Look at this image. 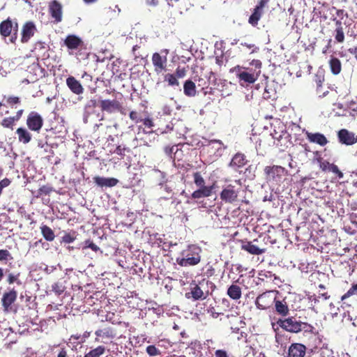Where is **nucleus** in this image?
Masks as SVG:
<instances>
[{
	"label": "nucleus",
	"instance_id": "obj_16",
	"mask_svg": "<svg viewBox=\"0 0 357 357\" xmlns=\"http://www.w3.org/2000/svg\"><path fill=\"white\" fill-rule=\"evenodd\" d=\"M338 140L346 145H353L357 142V135L347 129H341L337 132Z\"/></svg>",
	"mask_w": 357,
	"mask_h": 357
},
{
	"label": "nucleus",
	"instance_id": "obj_20",
	"mask_svg": "<svg viewBox=\"0 0 357 357\" xmlns=\"http://www.w3.org/2000/svg\"><path fill=\"white\" fill-rule=\"evenodd\" d=\"M306 139L311 143L319 144V146H324L328 142L327 138L324 135L320 132H311L306 131L305 132Z\"/></svg>",
	"mask_w": 357,
	"mask_h": 357
},
{
	"label": "nucleus",
	"instance_id": "obj_7",
	"mask_svg": "<svg viewBox=\"0 0 357 357\" xmlns=\"http://www.w3.org/2000/svg\"><path fill=\"white\" fill-rule=\"evenodd\" d=\"M46 71L38 63H33L27 67L25 80L28 83H34L45 76Z\"/></svg>",
	"mask_w": 357,
	"mask_h": 357
},
{
	"label": "nucleus",
	"instance_id": "obj_28",
	"mask_svg": "<svg viewBox=\"0 0 357 357\" xmlns=\"http://www.w3.org/2000/svg\"><path fill=\"white\" fill-rule=\"evenodd\" d=\"M94 181L100 187H113L115 186L118 183V180L116 178H104L100 176H96L94 178Z\"/></svg>",
	"mask_w": 357,
	"mask_h": 357
},
{
	"label": "nucleus",
	"instance_id": "obj_2",
	"mask_svg": "<svg viewBox=\"0 0 357 357\" xmlns=\"http://www.w3.org/2000/svg\"><path fill=\"white\" fill-rule=\"evenodd\" d=\"M201 252L199 247L190 245L186 250L181 252L183 257L176 258V262L179 266L184 267L197 265L201 261Z\"/></svg>",
	"mask_w": 357,
	"mask_h": 357
},
{
	"label": "nucleus",
	"instance_id": "obj_25",
	"mask_svg": "<svg viewBox=\"0 0 357 357\" xmlns=\"http://www.w3.org/2000/svg\"><path fill=\"white\" fill-rule=\"evenodd\" d=\"M241 250L248 252L251 255H259L265 252V249H261L252 241H243L241 245Z\"/></svg>",
	"mask_w": 357,
	"mask_h": 357
},
{
	"label": "nucleus",
	"instance_id": "obj_56",
	"mask_svg": "<svg viewBox=\"0 0 357 357\" xmlns=\"http://www.w3.org/2000/svg\"><path fill=\"white\" fill-rule=\"evenodd\" d=\"M207 312L208 313L210 314V315L213 318V319H217L218 317V316L221 314V313H219V312H215V310L213 307H209L208 310H207Z\"/></svg>",
	"mask_w": 357,
	"mask_h": 357
},
{
	"label": "nucleus",
	"instance_id": "obj_57",
	"mask_svg": "<svg viewBox=\"0 0 357 357\" xmlns=\"http://www.w3.org/2000/svg\"><path fill=\"white\" fill-rule=\"evenodd\" d=\"M20 102V98L16 96H10L7 99V102L10 105L18 104Z\"/></svg>",
	"mask_w": 357,
	"mask_h": 357
},
{
	"label": "nucleus",
	"instance_id": "obj_13",
	"mask_svg": "<svg viewBox=\"0 0 357 357\" xmlns=\"http://www.w3.org/2000/svg\"><path fill=\"white\" fill-rule=\"evenodd\" d=\"M280 326L290 333H298L301 332V321H296L294 317H289L278 321Z\"/></svg>",
	"mask_w": 357,
	"mask_h": 357
},
{
	"label": "nucleus",
	"instance_id": "obj_49",
	"mask_svg": "<svg viewBox=\"0 0 357 357\" xmlns=\"http://www.w3.org/2000/svg\"><path fill=\"white\" fill-rule=\"evenodd\" d=\"M164 151H165V153H166V155H167L168 156H169L172 158H173L172 155V153H174V155H176L178 151V148H176V146H167L165 147Z\"/></svg>",
	"mask_w": 357,
	"mask_h": 357
},
{
	"label": "nucleus",
	"instance_id": "obj_48",
	"mask_svg": "<svg viewBox=\"0 0 357 357\" xmlns=\"http://www.w3.org/2000/svg\"><path fill=\"white\" fill-rule=\"evenodd\" d=\"M329 172L335 174L338 178H342L344 176L343 173L339 169L338 167L333 163L331 165V169H329Z\"/></svg>",
	"mask_w": 357,
	"mask_h": 357
},
{
	"label": "nucleus",
	"instance_id": "obj_6",
	"mask_svg": "<svg viewBox=\"0 0 357 357\" xmlns=\"http://www.w3.org/2000/svg\"><path fill=\"white\" fill-rule=\"evenodd\" d=\"M278 291H267L259 295L255 301L256 306L260 310H267L273 307Z\"/></svg>",
	"mask_w": 357,
	"mask_h": 357
},
{
	"label": "nucleus",
	"instance_id": "obj_34",
	"mask_svg": "<svg viewBox=\"0 0 357 357\" xmlns=\"http://www.w3.org/2000/svg\"><path fill=\"white\" fill-rule=\"evenodd\" d=\"M227 295L233 300H238L241 297V288L237 284H231L227 289Z\"/></svg>",
	"mask_w": 357,
	"mask_h": 357
},
{
	"label": "nucleus",
	"instance_id": "obj_22",
	"mask_svg": "<svg viewBox=\"0 0 357 357\" xmlns=\"http://www.w3.org/2000/svg\"><path fill=\"white\" fill-rule=\"evenodd\" d=\"M214 186L215 184L213 183L211 185H205L203 187H199L197 190H196L192 193V198L197 199L202 197H210L213 193Z\"/></svg>",
	"mask_w": 357,
	"mask_h": 357
},
{
	"label": "nucleus",
	"instance_id": "obj_45",
	"mask_svg": "<svg viewBox=\"0 0 357 357\" xmlns=\"http://www.w3.org/2000/svg\"><path fill=\"white\" fill-rule=\"evenodd\" d=\"M19 277H20V273H17V274L10 273V274H8V275L7 277L6 281L9 284H13L15 282L20 285L22 284V282L19 279Z\"/></svg>",
	"mask_w": 357,
	"mask_h": 357
},
{
	"label": "nucleus",
	"instance_id": "obj_19",
	"mask_svg": "<svg viewBox=\"0 0 357 357\" xmlns=\"http://www.w3.org/2000/svg\"><path fill=\"white\" fill-rule=\"evenodd\" d=\"M64 45L70 50H76L84 45L83 40L77 36L70 34L64 40Z\"/></svg>",
	"mask_w": 357,
	"mask_h": 357
},
{
	"label": "nucleus",
	"instance_id": "obj_62",
	"mask_svg": "<svg viewBox=\"0 0 357 357\" xmlns=\"http://www.w3.org/2000/svg\"><path fill=\"white\" fill-rule=\"evenodd\" d=\"M202 91L204 95L207 94H213V89L211 87H208V86L206 87H202Z\"/></svg>",
	"mask_w": 357,
	"mask_h": 357
},
{
	"label": "nucleus",
	"instance_id": "obj_32",
	"mask_svg": "<svg viewBox=\"0 0 357 357\" xmlns=\"http://www.w3.org/2000/svg\"><path fill=\"white\" fill-rule=\"evenodd\" d=\"M183 93L188 97H195L196 96V85L192 80L188 79L184 82Z\"/></svg>",
	"mask_w": 357,
	"mask_h": 357
},
{
	"label": "nucleus",
	"instance_id": "obj_51",
	"mask_svg": "<svg viewBox=\"0 0 357 357\" xmlns=\"http://www.w3.org/2000/svg\"><path fill=\"white\" fill-rule=\"evenodd\" d=\"M10 252L7 250H0V261L12 259Z\"/></svg>",
	"mask_w": 357,
	"mask_h": 357
},
{
	"label": "nucleus",
	"instance_id": "obj_46",
	"mask_svg": "<svg viewBox=\"0 0 357 357\" xmlns=\"http://www.w3.org/2000/svg\"><path fill=\"white\" fill-rule=\"evenodd\" d=\"M186 73H187L186 68L178 66L174 74L178 79L183 78L184 77H185Z\"/></svg>",
	"mask_w": 357,
	"mask_h": 357
},
{
	"label": "nucleus",
	"instance_id": "obj_15",
	"mask_svg": "<svg viewBox=\"0 0 357 357\" xmlns=\"http://www.w3.org/2000/svg\"><path fill=\"white\" fill-rule=\"evenodd\" d=\"M96 342H103L104 339L112 340L115 337L116 333L113 328L106 326L95 331Z\"/></svg>",
	"mask_w": 357,
	"mask_h": 357
},
{
	"label": "nucleus",
	"instance_id": "obj_5",
	"mask_svg": "<svg viewBox=\"0 0 357 357\" xmlns=\"http://www.w3.org/2000/svg\"><path fill=\"white\" fill-rule=\"evenodd\" d=\"M169 53L168 49H162L160 52H155L152 55L151 61L154 68V72L159 75L167 70V55Z\"/></svg>",
	"mask_w": 357,
	"mask_h": 357
},
{
	"label": "nucleus",
	"instance_id": "obj_1",
	"mask_svg": "<svg viewBox=\"0 0 357 357\" xmlns=\"http://www.w3.org/2000/svg\"><path fill=\"white\" fill-rule=\"evenodd\" d=\"M250 66H254L255 68L236 66L231 71L236 72V77L240 82H243L249 84H253L258 79L261 74L262 63L259 59H253L250 63Z\"/></svg>",
	"mask_w": 357,
	"mask_h": 357
},
{
	"label": "nucleus",
	"instance_id": "obj_58",
	"mask_svg": "<svg viewBox=\"0 0 357 357\" xmlns=\"http://www.w3.org/2000/svg\"><path fill=\"white\" fill-rule=\"evenodd\" d=\"M51 189L50 188L43 185L39 188L38 192L40 195H47L50 192Z\"/></svg>",
	"mask_w": 357,
	"mask_h": 357
},
{
	"label": "nucleus",
	"instance_id": "obj_35",
	"mask_svg": "<svg viewBox=\"0 0 357 357\" xmlns=\"http://www.w3.org/2000/svg\"><path fill=\"white\" fill-rule=\"evenodd\" d=\"M40 231L44 238L47 241H52L55 238L54 231L47 225H43L40 227Z\"/></svg>",
	"mask_w": 357,
	"mask_h": 357
},
{
	"label": "nucleus",
	"instance_id": "obj_63",
	"mask_svg": "<svg viewBox=\"0 0 357 357\" xmlns=\"http://www.w3.org/2000/svg\"><path fill=\"white\" fill-rule=\"evenodd\" d=\"M349 52L354 56L357 61V45L348 50Z\"/></svg>",
	"mask_w": 357,
	"mask_h": 357
},
{
	"label": "nucleus",
	"instance_id": "obj_3",
	"mask_svg": "<svg viewBox=\"0 0 357 357\" xmlns=\"http://www.w3.org/2000/svg\"><path fill=\"white\" fill-rule=\"evenodd\" d=\"M18 24L13 22L10 17L2 21L0 23V34L6 38L10 36V41L11 43H15L17 40Z\"/></svg>",
	"mask_w": 357,
	"mask_h": 357
},
{
	"label": "nucleus",
	"instance_id": "obj_60",
	"mask_svg": "<svg viewBox=\"0 0 357 357\" xmlns=\"http://www.w3.org/2000/svg\"><path fill=\"white\" fill-rule=\"evenodd\" d=\"M34 49L35 50H45L46 47L45 46V43H42L40 41H38L37 43H35V47H34Z\"/></svg>",
	"mask_w": 357,
	"mask_h": 357
},
{
	"label": "nucleus",
	"instance_id": "obj_26",
	"mask_svg": "<svg viewBox=\"0 0 357 357\" xmlns=\"http://www.w3.org/2000/svg\"><path fill=\"white\" fill-rule=\"evenodd\" d=\"M355 294H357V283L352 284L351 287L341 297L342 307H351L352 302L349 298Z\"/></svg>",
	"mask_w": 357,
	"mask_h": 357
},
{
	"label": "nucleus",
	"instance_id": "obj_18",
	"mask_svg": "<svg viewBox=\"0 0 357 357\" xmlns=\"http://www.w3.org/2000/svg\"><path fill=\"white\" fill-rule=\"evenodd\" d=\"M306 347L301 343H292L288 349L287 357H305Z\"/></svg>",
	"mask_w": 357,
	"mask_h": 357
},
{
	"label": "nucleus",
	"instance_id": "obj_64",
	"mask_svg": "<svg viewBox=\"0 0 357 357\" xmlns=\"http://www.w3.org/2000/svg\"><path fill=\"white\" fill-rule=\"evenodd\" d=\"M67 356H68V354H67V351L65 349V348H62L59 351L58 356H57V357H67Z\"/></svg>",
	"mask_w": 357,
	"mask_h": 357
},
{
	"label": "nucleus",
	"instance_id": "obj_43",
	"mask_svg": "<svg viewBox=\"0 0 357 357\" xmlns=\"http://www.w3.org/2000/svg\"><path fill=\"white\" fill-rule=\"evenodd\" d=\"M76 231H72L70 233H66L62 236V242L65 243H73L76 239Z\"/></svg>",
	"mask_w": 357,
	"mask_h": 357
},
{
	"label": "nucleus",
	"instance_id": "obj_37",
	"mask_svg": "<svg viewBox=\"0 0 357 357\" xmlns=\"http://www.w3.org/2000/svg\"><path fill=\"white\" fill-rule=\"evenodd\" d=\"M301 332L303 331L305 334L316 335L317 333L316 328L311 324L307 322L301 321Z\"/></svg>",
	"mask_w": 357,
	"mask_h": 357
},
{
	"label": "nucleus",
	"instance_id": "obj_21",
	"mask_svg": "<svg viewBox=\"0 0 357 357\" xmlns=\"http://www.w3.org/2000/svg\"><path fill=\"white\" fill-rule=\"evenodd\" d=\"M227 317L229 319L230 328L234 333H238L241 328H245V323L241 317L234 314H228Z\"/></svg>",
	"mask_w": 357,
	"mask_h": 357
},
{
	"label": "nucleus",
	"instance_id": "obj_40",
	"mask_svg": "<svg viewBox=\"0 0 357 357\" xmlns=\"http://www.w3.org/2000/svg\"><path fill=\"white\" fill-rule=\"evenodd\" d=\"M324 82V79H321L320 77H317L315 79L316 86H317V94L319 96V97H324L328 93V91H322V84Z\"/></svg>",
	"mask_w": 357,
	"mask_h": 357
},
{
	"label": "nucleus",
	"instance_id": "obj_44",
	"mask_svg": "<svg viewBox=\"0 0 357 357\" xmlns=\"http://www.w3.org/2000/svg\"><path fill=\"white\" fill-rule=\"evenodd\" d=\"M146 352L149 356H156L161 354L160 350L155 345H149L146 347Z\"/></svg>",
	"mask_w": 357,
	"mask_h": 357
},
{
	"label": "nucleus",
	"instance_id": "obj_61",
	"mask_svg": "<svg viewBox=\"0 0 357 357\" xmlns=\"http://www.w3.org/2000/svg\"><path fill=\"white\" fill-rule=\"evenodd\" d=\"M241 45L246 47L247 48L251 49L254 47V50L252 51V53H254L255 52H257L259 50V48L255 47L254 44H248L246 43H241Z\"/></svg>",
	"mask_w": 357,
	"mask_h": 357
},
{
	"label": "nucleus",
	"instance_id": "obj_50",
	"mask_svg": "<svg viewBox=\"0 0 357 357\" xmlns=\"http://www.w3.org/2000/svg\"><path fill=\"white\" fill-rule=\"evenodd\" d=\"M129 117L136 123L142 121V119L140 118L139 114L137 111H131L129 114Z\"/></svg>",
	"mask_w": 357,
	"mask_h": 357
},
{
	"label": "nucleus",
	"instance_id": "obj_54",
	"mask_svg": "<svg viewBox=\"0 0 357 357\" xmlns=\"http://www.w3.org/2000/svg\"><path fill=\"white\" fill-rule=\"evenodd\" d=\"M52 289L59 295L61 294L63 292V287L60 285L59 283H54L52 285Z\"/></svg>",
	"mask_w": 357,
	"mask_h": 357
},
{
	"label": "nucleus",
	"instance_id": "obj_33",
	"mask_svg": "<svg viewBox=\"0 0 357 357\" xmlns=\"http://www.w3.org/2000/svg\"><path fill=\"white\" fill-rule=\"evenodd\" d=\"M263 14V9L256 6L254 8L253 13L250 16L248 22L250 24L255 26L258 24V22L261 17Z\"/></svg>",
	"mask_w": 357,
	"mask_h": 357
},
{
	"label": "nucleus",
	"instance_id": "obj_23",
	"mask_svg": "<svg viewBox=\"0 0 357 357\" xmlns=\"http://www.w3.org/2000/svg\"><path fill=\"white\" fill-rule=\"evenodd\" d=\"M248 162V161L245 154L242 153H236L231 158L229 166L231 168H234V169H236L244 167Z\"/></svg>",
	"mask_w": 357,
	"mask_h": 357
},
{
	"label": "nucleus",
	"instance_id": "obj_55",
	"mask_svg": "<svg viewBox=\"0 0 357 357\" xmlns=\"http://www.w3.org/2000/svg\"><path fill=\"white\" fill-rule=\"evenodd\" d=\"M142 122H143V124L144 125V126L148 128H151L152 127H153V122L152 119L149 117L142 119Z\"/></svg>",
	"mask_w": 357,
	"mask_h": 357
},
{
	"label": "nucleus",
	"instance_id": "obj_47",
	"mask_svg": "<svg viewBox=\"0 0 357 357\" xmlns=\"http://www.w3.org/2000/svg\"><path fill=\"white\" fill-rule=\"evenodd\" d=\"M15 122V121L13 117H7V118H4L2 120L1 124L4 128L13 129V126Z\"/></svg>",
	"mask_w": 357,
	"mask_h": 357
},
{
	"label": "nucleus",
	"instance_id": "obj_4",
	"mask_svg": "<svg viewBox=\"0 0 357 357\" xmlns=\"http://www.w3.org/2000/svg\"><path fill=\"white\" fill-rule=\"evenodd\" d=\"M264 172L267 182L275 184L280 183L283 176L287 173V169L280 165L266 166Z\"/></svg>",
	"mask_w": 357,
	"mask_h": 357
},
{
	"label": "nucleus",
	"instance_id": "obj_53",
	"mask_svg": "<svg viewBox=\"0 0 357 357\" xmlns=\"http://www.w3.org/2000/svg\"><path fill=\"white\" fill-rule=\"evenodd\" d=\"M11 181L9 178H5L0 181V191L2 192L4 188L8 187L10 184Z\"/></svg>",
	"mask_w": 357,
	"mask_h": 357
},
{
	"label": "nucleus",
	"instance_id": "obj_41",
	"mask_svg": "<svg viewBox=\"0 0 357 357\" xmlns=\"http://www.w3.org/2000/svg\"><path fill=\"white\" fill-rule=\"evenodd\" d=\"M317 162L319 163V168L323 172H328L329 169H331V166L333 163H330L328 160H324L323 158L319 157L317 158Z\"/></svg>",
	"mask_w": 357,
	"mask_h": 357
},
{
	"label": "nucleus",
	"instance_id": "obj_10",
	"mask_svg": "<svg viewBox=\"0 0 357 357\" xmlns=\"http://www.w3.org/2000/svg\"><path fill=\"white\" fill-rule=\"evenodd\" d=\"M26 126L31 131L38 133L43 126V119L38 112H31L27 116Z\"/></svg>",
	"mask_w": 357,
	"mask_h": 357
},
{
	"label": "nucleus",
	"instance_id": "obj_14",
	"mask_svg": "<svg viewBox=\"0 0 357 357\" xmlns=\"http://www.w3.org/2000/svg\"><path fill=\"white\" fill-rule=\"evenodd\" d=\"M36 31V26L33 22L29 21L25 22L22 27V36L20 40L21 43H28L29 40L34 36Z\"/></svg>",
	"mask_w": 357,
	"mask_h": 357
},
{
	"label": "nucleus",
	"instance_id": "obj_36",
	"mask_svg": "<svg viewBox=\"0 0 357 357\" xmlns=\"http://www.w3.org/2000/svg\"><path fill=\"white\" fill-rule=\"evenodd\" d=\"M105 347L103 345H99L85 354L84 357H100L105 353Z\"/></svg>",
	"mask_w": 357,
	"mask_h": 357
},
{
	"label": "nucleus",
	"instance_id": "obj_42",
	"mask_svg": "<svg viewBox=\"0 0 357 357\" xmlns=\"http://www.w3.org/2000/svg\"><path fill=\"white\" fill-rule=\"evenodd\" d=\"M194 183L197 187H203L205 186V181L200 172H197L193 174Z\"/></svg>",
	"mask_w": 357,
	"mask_h": 357
},
{
	"label": "nucleus",
	"instance_id": "obj_39",
	"mask_svg": "<svg viewBox=\"0 0 357 357\" xmlns=\"http://www.w3.org/2000/svg\"><path fill=\"white\" fill-rule=\"evenodd\" d=\"M130 149L128 147H126V146H121L119 145L116 147L115 150L114 151V153L117 154L120 156V159L122 160L125 158L127 153H130Z\"/></svg>",
	"mask_w": 357,
	"mask_h": 357
},
{
	"label": "nucleus",
	"instance_id": "obj_17",
	"mask_svg": "<svg viewBox=\"0 0 357 357\" xmlns=\"http://www.w3.org/2000/svg\"><path fill=\"white\" fill-rule=\"evenodd\" d=\"M49 13L54 22L59 23L62 21V6L59 1L54 0L50 3Z\"/></svg>",
	"mask_w": 357,
	"mask_h": 357
},
{
	"label": "nucleus",
	"instance_id": "obj_24",
	"mask_svg": "<svg viewBox=\"0 0 357 357\" xmlns=\"http://www.w3.org/2000/svg\"><path fill=\"white\" fill-rule=\"evenodd\" d=\"M66 84L70 91L76 95H80L84 91L80 82L73 76H70L66 79Z\"/></svg>",
	"mask_w": 357,
	"mask_h": 357
},
{
	"label": "nucleus",
	"instance_id": "obj_59",
	"mask_svg": "<svg viewBox=\"0 0 357 357\" xmlns=\"http://www.w3.org/2000/svg\"><path fill=\"white\" fill-rule=\"evenodd\" d=\"M205 282H206V283H205V284H204V286H203V287H204L202 288L203 291H209V290L208 289V287H209V286H211V288L215 287V285H214V284H213L212 282H211V281H209V280H205Z\"/></svg>",
	"mask_w": 357,
	"mask_h": 357
},
{
	"label": "nucleus",
	"instance_id": "obj_11",
	"mask_svg": "<svg viewBox=\"0 0 357 357\" xmlns=\"http://www.w3.org/2000/svg\"><path fill=\"white\" fill-rule=\"evenodd\" d=\"M239 191V188L236 189L234 185L229 184L223 188L220 194V197L222 201L226 203H233L236 201Z\"/></svg>",
	"mask_w": 357,
	"mask_h": 357
},
{
	"label": "nucleus",
	"instance_id": "obj_30",
	"mask_svg": "<svg viewBox=\"0 0 357 357\" xmlns=\"http://www.w3.org/2000/svg\"><path fill=\"white\" fill-rule=\"evenodd\" d=\"M274 304H275V312L278 314L285 317L289 314V307L287 304V302L284 301V300L278 301L276 298L275 302H274Z\"/></svg>",
	"mask_w": 357,
	"mask_h": 357
},
{
	"label": "nucleus",
	"instance_id": "obj_9",
	"mask_svg": "<svg viewBox=\"0 0 357 357\" xmlns=\"http://www.w3.org/2000/svg\"><path fill=\"white\" fill-rule=\"evenodd\" d=\"M205 283H206L205 280H202L198 284L191 286L190 291L185 293V297L187 298H192L195 301L206 299L211 294V292L203 291L202 288Z\"/></svg>",
	"mask_w": 357,
	"mask_h": 357
},
{
	"label": "nucleus",
	"instance_id": "obj_52",
	"mask_svg": "<svg viewBox=\"0 0 357 357\" xmlns=\"http://www.w3.org/2000/svg\"><path fill=\"white\" fill-rule=\"evenodd\" d=\"M86 248H91L94 252H97L98 250H99V247L90 240H87L85 241V245L83 247V249Z\"/></svg>",
	"mask_w": 357,
	"mask_h": 357
},
{
	"label": "nucleus",
	"instance_id": "obj_8",
	"mask_svg": "<svg viewBox=\"0 0 357 357\" xmlns=\"http://www.w3.org/2000/svg\"><path fill=\"white\" fill-rule=\"evenodd\" d=\"M100 107L102 112L109 114L119 112L123 115H126V109L122 104L117 100L105 99L100 101Z\"/></svg>",
	"mask_w": 357,
	"mask_h": 357
},
{
	"label": "nucleus",
	"instance_id": "obj_29",
	"mask_svg": "<svg viewBox=\"0 0 357 357\" xmlns=\"http://www.w3.org/2000/svg\"><path fill=\"white\" fill-rule=\"evenodd\" d=\"M328 64L331 71L333 75H337L340 73L342 70V63L338 58L331 56Z\"/></svg>",
	"mask_w": 357,
	"mask_h": 357
},
{
	"label": "nucleus",
	"instance_id": "obj_27",
	"mask_svg": "<svg viewBox=\"0 0 357 357\" xmlns=\"http://www.w3.org/2000/svg\"><path fill=\"white\" fill-rule=\"evenodd\" d=\"M333 21L335 24V29L334 31L335 39L337 43H342L344 41V33L342 23L340 20L337 19H334Z\"/></svg>",
	"mask_w": 357,
	"mask_h": 357
},
{
	"label": "nucleus",
	"instance_id": "obj_38",
	"mask_svg": "<svg viewBox=\"0 0 357 357\" xmlns=\"http://www.w3.org/2000/svg\"><path fill=\"white\" fill-rule=\"evenodd\" d=\"M164 81L168 83L169 86H178L179 82L174 75V74L167 73L164 75Z\"/></svg>",
	"mask_w": 357,
	"mask_h": 357
},
{
	"label": "nucleus",
	"instance_id": "obj_31",
	"mask_svg": "<svg viewBox=\"0 0 357 357\" xmlns=\"http://www.w3.org/2000/svg\"><path fill=\"white\" fill-rule=\"evenodd\" d=\"M16 134L18 136V141L21 143L26 144L31 140V133L24 128H18Z\"/></svg>",
	"mask_w": 357,
	"mask_h": 357
},
{
	"label": "nucleus",
	"instance_id": "obj_12",
	"mask_svg": "<svg viewBox=\"0 0 357 357\" xmlns=\"http://www.w3.org/2000/svg\"><path fill=\"white\" fill-rule=\"evenodd\" d=\"M17 298V291L14 287L8 288V291L3 293L1 304L5 312H8L11 309V305L16 301Z\"/></svg>",
	"mask_w": 357,
	"mask_h": 357
}]
</instances>
